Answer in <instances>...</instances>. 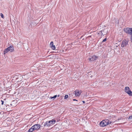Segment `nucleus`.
Here are the masks:
<instances>
[{"instance_id":"f257e3e1","label":"nucleus","mask_w":132,"mask_h":132,"mask_svg":"<svg viewBox=\"0 0 132 132\" xmlns=\"http://www.w3.org/2000/svg\"><path fill=\"white\" fill-rule=\"evenodd\" d=\"M56 120L54 119H52L49 121H47L44 123H43L42 124L44 127H47L50 126L54 125L55 123Z\"/></svg>"},{"instance_id":"f03ea898","label":"nucleus","mask_w":132,"mask_h":132,"mask_svg":"<svg viewBox=\"0 0 132 132\" xmlns=\"http://www.w3.org/2000/svg\"><path fill=\"white\" fill-rule=\"evenodd\" d=\"M111 123V122L109 121V120L106 119L103 120L100 122V125L101 126L104 127L105 126L109 123Z\"/></svg>"},{"instance_id":"7ed1b4c3","label":"nucleus","mask_w":132,"mask_h":132,"mask_svg":"<svg viewBox=\"0 0 132 132\" xmlns=\"http://www.w3.org/2000/svg\"><path fill=\"white\" fill-rule=\"evenodd\" d=\"M125 92L127 93L129 96H132V92L130 90L129 87H126L125 88Z\"/></svg>"},{"instance_id":"20e7f679","label":"nucleus","mask_w":132,"mask_h":132,"mask_svg":"<svg viewBox=\"0 0 132 132\" xmlns=\"http://www.w3.org/2000/svg\"><path fill=\"white\" fill-rule=\"evenodd\" d=\"M124 31L126 33L132 35V28H127L125 29Z\"/></svg>"},{"instance_id":"39448f33","label":"nucleus","mask_w":132,"mask_h":132,"mask_svg":"<svg viewBox=\"0 0 132 132\" xmlns=\"http://www.w3.org/2000/svg\"><path fill=\"white\" fill-rule=\"evenodd\" d=\"M74 92L76 96H79L81 94V92L80 90L79 91L78 90H76Z\"/></svg>"},{"instance_id":"423d86ee","label":"nucleus","mask_w":132,"mask_h":132,"mask_svg":"<svg viewBox=\"0 0 132 132\" xmlns=\"http://www.w3.org/2000/svg\"><path fill=\"white\" fill-rule=\"evenodd\" d=\"M128 42L126 40H124L121 44V46L122 47H124L127 45Z\"/></svg>"},{"instance_id":"0eeeda50","label":"nucleus","mask_w":132,"mask_h":132,"mask_svg":"<svg viewBox=\"0 0 132 132\" xmlns=\"http://www.w3.org/2000/svg\"><path fill=\"white\" fill-rule=\"evenodd\" d=\"M98 59V57L96 55H93L89 59V61H92L96 60Z\"/></svg>"},{"instance_id":"6e6552de","label":"nucleus","mask_w":132,"mask_h":132,"mask_svg":"<svg viewBox=\"0 0 132 132\" xmlns=\"http://www.w3.org/2000/svg\"><path fill=\"white\" fill-rule=\"evenodd\" d=\"M33 127L34 130H37L39 129L40 128V125L39 124H35L33 125Z\"/></svg>"},{"instance_id":"1a4fd4ad","label":"nucleus","mask_w":132,"mask_h":132,"mask_svg":"<svg viewBox=\"0 0 132 132\" xmlns=\"http://www.w3.org/2000/svg\"><path fill=\"white\" fill-rule=\"evenodd\" d=\"M111 22L113 23H115L118 24L119 23L118 20L117 19L115 18L112 19Z\"/></svg>"},{"instance_id":"9d476101","label":"nucleus","mask_w":132,"mask_h":132,"mask_svg":"<svg viewBox=\"0 0 132 132\" xmlns=\"http://www.w3.org/2000/svg\"><path fill=\"white\" fill-rule=\"evenodd\" d=\"M8 47H9V51H10L11 52H13L14 50V48L13 46H10Z\"/></svg>"},{"instance_id":"9b49d317","label":"nucleus","mask_w":132,"mask_h":132,"mask_svg":"<svg viewBox=\"0 0 132 132\" xmlns=\"http://www.w3.org/2000/svg\"><path fill=\"white\" fill-rule=\"evenodd\" d=\"M9 47H7V48L5 49V50L4 51V55L7 52H8L9 51Z\"/></svg>"},{"instance_id":"f8f14e48","label":"nucleus","mask_w":132,"mask_h":132,"mask_svg":"<svg viewBox=\"0 0 132 132\" xmlns=\"http://www.w3.org/2000/svg\"><path fill=\"white\" fill-rule=\"evenodd\" d=\"M34 130H35L33 126H32L28 130V132H32Z\"/></svg>"},{"instance_id":"ddd939ff","label":"nucleus","mask_w":132,"mask_h":132,"mask_svg":"<svg viewBox=\"0 0 132 132\" xmlns=\"http://www.w3.org/2000/svg\"><path fill=\"white\" fill-rule=\"evenodd\" d=\"M128 119L130 121L132 122V115L129 116L128 118Z\"/></svg>"},{"instance_id":"4468645a","label":"nucleus","mask_w":132,"mask_h":132,"mask_svg":"<svg viewBox=\"0 0 132 132\" xmlns=\"http://www.w3.org/2000/svg\"><path fill=\"white\" fill-rule=\"evenodd\" d=\"M51 48L53 50H54L56 48L55 46V45H53L51 47Z\"/></svg>"},{"instance_id":"2eb2a0df","label":"nucleus","mask_w":132,"mask_h":132,"mask_svg":"<svg viewBox=\"0 0 132 132\" xmlns=\"http://www.w3.org/2000/svg\"><path fill=\"white\" fill-rule=\"evenodd\" d=\"M53 45V42H51L50 44V47H51V46H52Z\"/></svg>"},{"instance_id":"dca6fc26","label":"nucleus","mask_w":132,"mask_h":132,"mask_svg":"<svg viewBox=\"0 0 132 132\" xmlns=\"http://www.w3.org/2000/svg\"><path fill=\"white\" fill-rule=\"evenodd\" d=\"M57 97V95H55V96H54L53 97H50V98H51V99H52V98H54V99L55 98Z\"/></svg>"},{"instance_id":"f3484780","label":"nucleus","mask_w":132,"mask_h":132,"mask_svg":"<svg viewBox=\"0 0 132 132\" xmlns=\"http://www.w3.org/2000/svg\"><path fill=\"white\" fill-rule=\"evenodd\" d=\"M68 95H65L64 97V99H66L68 98Z\"/></svg>"},{"instance_id":"a211bd4d","label":"nucleus","mask_w":132,"mask_h":132,"mask_svg":"<svg viewBox=\"0 0 132 132\" xmlns=\"http://www.w3.org/2000/svg\"><path fill=\"white\" fill-rule=\"evenodd\" d=\"M0 15L2 18H4V15H3V14L2 13H1Z\"/></svg>"},{"instance_id":"6ab92c4d","label":"nucleus","mask_w":132,"mask_h":132,"mask_svg":"<svg viewBox=\"0 0 132 132\" xmlns=\"http://www.w3.org/2000/svg\"><path fill=\"white\" fill-rule=\"evenodd\" d=\"M106 38H105L103 40V41L102 42V43L103 42H104L106 40Z\"/></svg>"},{"instance_id":"aec40b11","label":"nucleus","mask_w":132,"mask_h":132,"mask_svg":"<svg viewBox=\"0 0 132 132\" xmlns=\"http://www.w3.org/2000/svg\"><path fill=\"white\" fill-rule=\"evenodd\" d=\"M99 34H101L102 35H103V34H102V31H100L99 32Z\"/></svg>"},{"instance_id":"412c9836","label":"nucleus","mask_w":132,"mask_h":132,"mask_svg":"<svg viewBox=\"0 0 132 132\" xmlns=\"http://www.w3.org/2000/svg\"><path fill=\"white\" fill-rule=\"evenodd\" d=\"M2 102V105L4 103V101L2 100L1 101Z\"/></svg>"},{"instance_id":"4be33fe9","label":"nucleus","mask_w":132,"mask_h":132,"mask_svg":"<svg viewBox=\"0 0 132 132\" xmlns=\"http://www.w3.org/2000/svg\"><path fill=\"white\" fill-rule=\"evenodd\" d=\"M73 100L74 101H77V100H76L75 99H73Z\"/></svg>"},{"instance_id":"5701e85b","label":"nucleus","mask_w":132,"mask_h":132,"mask_svg":"<svg viewBox=\"0 0 132 132\" xmlns=\"http://www.w3.org/2000/svg\"><path fill=\"white\" fill-rule=\"evenodd\" d=\"M82 102L83 103H85V102L84 101H82Z\"/></svg>"},{"instance_id":"b1692460","label":"nucleus","mask_w":132,"mask_h":132,"mask_svg":"<svg viewBox=\"0 0 132 132\" xmlns=\"http://www.w3.org/2000/svg\"><path fill=\"white\" fill-rule=\"evenodd\" d=\"M121 119V118H119L118 119V120H120Z\"/></svg>"},{"instance_id":"393cba45","label":"nucleus","mask_w":132,"mask_h":132,"mask_svg":"<svg viewBox=\"0 0 132 132\" xmlns=\"http://www.w3.org/2000/svg\"><path fill=\"white\" fill-rule=\"evenodd\" d=\"M59 96H60V95H57V96H58V97H59Z\"/></svg>"}]
</instances>
